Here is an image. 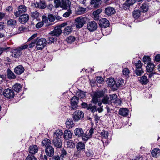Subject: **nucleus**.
<instances>
[{
	"mask_svg": "<svg viewBox=\"0 0 160 160\" xmlns=\"http://www.w3.org/2000/svg\"><path fill=\"white\" fill-rule=\"evenodd\" d=\"M42 145L45 146V152L47 156L49 157H52L54 153V148L51 146V141L48 138H45L44 140L42 141Z\"/></svg>",
	"mask_w": 160,
	"mask_h": 160,
	"instance_id": "obj_1",
	"label": "nucleus"
},
{
	"mask_svg": "<svg viewBox=\"0 0 160 160\" xmlns=\"http://www.w3.org/2000/svg\"><path fill=\"white\" fill-rule=\"evenodd\" d=\"M125 85L124 80L122 78H118L116 81L114 79L111 78V89L113 91L117 90L119 87Z\"/></svg>",
	"mask_w": 160,
	"mask_h": 160,
	"instance_id": "obj_2",
	"label": "nucleus"
},
{
	"mask_svg": "<svg viewBox=\"0 0 160 160\" xmlns=\"http://www.w3.org/2000/svg\"><path fill=\"white\" fill-rule=\"evenodd\" d=\"M104 92L102 90L97 91L94 92L91 102L95 104L98 102V105L101 107L102 102L98 101V98L103 97L104 96Z\"/></svg>",
	"mask_w": 160,
	"mask_h": 160,
	"instance_id": "obj_3",
	"label": "nucleus"
},
{
	"mask_svg": "<svg viewBox=\"0 0 160 160\" xmlns=\"http://www.w3.org/2000/svg\"><path fill=\"white\" fill-rule=\"evenodd\" d=\"M36 48L37 50H42L46 46L47 43L46 40L44 38H39L36 39Z\"/></svg>",
	"mask_w": 160,
	"mask_h": 160,
	"instance_id": "obj_4",
	"label": "nucleus"
},
{
	"mask_svg": "<svg viewBox=\"0 0 160 160\" xmlns=\"http://www.w3.org/2000/svg\"><path fill=\"white\" fill-rule=\"evenodd\" d=\"M84 112L80 110L75 111L72 114V118L75 122H77L82 119L84 117Z\"/></svg>",
	"mask_w": 160,
	"mask_h": 160,
	"instance_id": "obj_5",
	"label": "nucleus"
},
{
	"mask_svg": "<svg viewBox=\"0 0 160 160\" xmlns=\"http://www.w3.org/2000/svg\"><path fill=\"white\" fill-rule=\"evenodd\" d=\"M3 95L6 98L11 99L14 97L15 93L13 90L7 88L4 90L3 92Z\"/></svg>",
	"mask_w": 160,
	"mask_h": 160,
	"instance_id": "obj_6",
	"label": "nucleus"
},
{
	"mask_svg": "<svg viewBox=\"0 0 160 160\" xmlns=\"http://www.w3.org/2000/svg\"><path fill=\"white\" fill-rule=\"evenodd\" d=\"M79 98L76 96H74L70 99L71 108L73 110L77 109L78 107Z\"/></svg>",
	"mask_w": 160,
	"mask_h": 160,
	"instance_id": "obj_7",
	"label": "nucleus"
},
{
	"mask_svg": "<svg viewBox=\"0 0 160 160\" xmlns=\"http://www.w3.org/2000/svg\"><path fill=\"white\" fill-rule=\"evenodd\" d=\"M85 18L79 17L75 19V25L78 28H82L86 22Z\"/></svg>",
	"mask_w": 160,
	"mask_h": 160,
	"instance_id": "obj_8",
	"label": "nucleus"
},
{
	"mask_svg": "<svg viewBox=\"0 0 160 160\" xmlns=\"http://www.w3.org/2000/svg\"><path fill=\"white\" fill-rule=\"evenodd\" d=\"M81 106L82 108H86L88 110H90L92 112H94L96 111V106H93L91 104L88 105L87 103L82 102Z\"/></svg>",
	"mask_w": 160,
	"mask_h": 160,
	"instance_id": "obj_9",
	"label": "nucleus"
},
{
	"mask_svg": "<svg viewBox=\"0 0 160 160\" xmlns=\"http://www.w3.org/2000/svg\"><path fill=\"white\" fill-rule=\"evenodd\" d=\"M88 29L90 32L95 31L98 28V25L95 21L89 22L87 25Z\"/></svg>",
	"mask_w": 160,
	"mask_h": 160,
	"instance_id": "obj_10",
	"label": "nucleus"
},
{
	"mask_svg": "<svg viewBox=\"0 0 160 160\" xmlns=\"http://www.w3.org/2000/svg\"><path fill=\"white\" fill-rule=\"evenodd\" d=\"M99 24L101 28H105L109 26V22L106 18H102L99 20Z\"/></svg>",
	"mask_w": 160,
	"mask_h": 160,
	"instance_id": "obj_11",
	"label": "nucleus"
},
{
	"mask_svg": "<svg viewBox=\"0 0 160 160\" xmlns=\"http://www.w3.org/2000/svg\"><path fill=\"white\" fill-rule=\"evenodd\" d=\"M62 33V30L59 27H56L54 30L50 32L49 34L51 35L58 37Z\"/></svg>",
	"mask_w": 160,
	"mask_h": 160,
	"instance_id": "obj_12",
	"label": "nucleus"
},
{
	"mask_svg": "<svg viewBox=\"0 0 160 160\" xmlns=\"http://www.w3.org/2000/svg\"><path fill=\"white\" fill-rule=\"evenodd\" d=\"M29 19V16L28 14H24L20 15L19 18V21L21 24H25L26 23Z\"/></svg>",
	"mask_w": 160,
	"mask_h": 160,
	"instance_id": "obj_13",
	"label": "nucleus"
},
{
	"mask_svg": "<svg viewBox=\"0 0 160 160\" xmlns=\"http://www.w3.org/2000/svg\"><path fill=\"white\" fill-rule=\"evenodd\" d=\"M120 103L119 100L117 99V96L115 94H113L111 96V104L112 105L118 106Z\"/></svg>",
	"mask_w": 160,
	"mask_h": 160,
	"instance_id": "obj_14",
	"label": "nucleus"
},
{
	"mask_svg": "<svg viewBox=\"0 0 160 160\" xmlns=\"http://www.w3.org/2000/svg\"><path fill=\"white\" fill-rule=\"evenodd\" d=\"M25 70L24 67L21 65H19L16 67L14 69L15 73L18 75H20Z\"/></svg>",
	"mask_w": 160,
	"mask_h": 160,
	"instance_id": "obj_15",
	"label": "nucleus"
},
{
	"mask_svg": "<svg viewBox=\"0 0 160 160\" xmlns=\"http://www.w3.org/2000/svg\"><path fill=\"white\" fill-rule=\"evenodd\" d=\"M75 135L78 138L81 137L84 134L83 129L81 128H76L74 130Z\"/></svg>",
	"mask_w": 160,
	"mask_h": 160,
	"instance_id": "obj_16",
	"label": "nucleus"
},
{
	"mask_svg": "<svg viewBox=\"0 0 160 160\" xmlns=\"http://www.w3.org/2000/svg\"><path fill=\"white\" fill-rule=\"evenodd\" d=\"M52 142L54 147L57 148H60L62 147V142L61 139L53 138Z\"/></svg>",
	"mask_w": 160,
	"mask_h": 160,
	"instance_id": "obj_17",
	"label": "nucleus"
},
{
	"mask_svg": "<svg viewBox=\"0 0 160 160\" xmlns=\"http://www.w3.org/2000/svg\"><path fill=\"white\" fill-rule=\"evenodd\" d=\"M38 148L36 145H32L29 147V152L31 155H34L38 152Z\"/></svg>",
	"mask_w": 160,
	"mask_h": 160,
	"instance_id": "obj_18",
	"label": "nucleus"
},
{
	"mask_svg": "<svg viewBox=\"0 0 160 160\" xmlns=\"http://www.w3.org/2000/svg\"><path fill=\"white\" fill-rule=\"evenodd\" d=\"M85 142H79L76 145V148L78 151H83L85 148Z\"/></svg>",
	"mask_w": 160,
	"mask_h": 160,
	"instance_id": "obj_19",
	"label": "nucleus"
},
{
	"mask_svg": "<svg viewBox=\"0 0 160 160\" xmlns=\"http://www.w3.org/2000/svg\"><path fill=\"white\" fill-rule=\"evenodd\" d=\"M72 133L69 130H66L64 132V138L66 140L71 139L72 137Z\"/></svg>",
	"mask_w": 160,
	"mask_h": 160,
	"instance_id": "obj_20",
	"label": "nucleus"
},
{
	"mask_svg": "<svg viewBox=\"0 0 160 160\" xmlns=\"http://www.w3.org/2000/svg\"><path fill=\"white\" fill-rule=\"evenodd\" d=\"M12 56L15 58H18L21 55L22 52L18 48L12 50Z\"/></svg>",
	"mask_w": 160,
	"mask_h": 160,
	"instance_id": "obj_21",
	"label": "nucleus"
},
{
	"mask_svg": "<svg viewBox=\"0 0 160 160\" xmlns=\"http://www.w3.org/2000/svg\"><path fill=\"white\" fill-rule=\"evenodd\" d=\"M65 124L67 128L71 129L74 126L73 121L71 118H68L65 122Z\"/></svg>",
	"mask_w": 160,
	"mask_h": 160,
	"instance_id": "obj_22",
	"label": "nucleus"
},
{
	"mask_svg": "<svg viewBox=\"0 0 160 160\" xmlns=\"http://www.w3.org/2000/svg\"><path fill=\"white\" fill-rule=\"evenodd\" d=\"M63 135V132L61 130L58 129L55 131L54 133V138L61 139Z\"/></svg>",
	"mask_w": 160,
	"mask_h": 160,
	"instance_id": "obj_23",
	"label": "nucleus"
},
{
	"mask_svg": "<svg viewBox=\"0 0 160 160\" xmlns=\"http://www.w3.org/2000/svg\"><path fill=\"white\" fill-rule=\"evenodd\" d=\"M102 1L101 0H91L90 4L91 5H94V8H98L101 4Z\"/></svg>",
	"mask_w": 160,
	"mask_h": 160,
	"instance_id": "obj_24",
	"label": "nucleus"
},
{
	"mask_svg": "<svg viewBox=\"0 0 160 160\" xmlns=\"http://www.w3.org/2000/svg\"><path fill=\"white\" fill-rule=\"evenodd\" d=\"M7 76L9 79H14L16 78L15 75L14 73L9 69L7 70Z\"/></svg>",
	"mask_w": 160,
	"mask_h": 160,
	"instance_id": "obj_25",
	"label": "nucleus"
},
{
	"mask_svg": "<svg viewBox=\"0 0 160 160\" xmlns=\"http://www.w3.org/2000/svg\"><path fill=\"white\" fill-rule=\"evenodd\" d=\"M54 3L55 4L56 8H58L60 7L64 9H67L68 8H64L63 6V4L62 2V0L60 1V0H54Z\"/></svg>",
	"mask_w": 160,
	"mask_h": 160,
	"instance_id": "obj_26",
	"label": "nucleus"
},
{
	"mask_svg": "<svg viewBox=\"0 0 160 160\" xmlns=\"http://www.w3.org/2000/svg\"><path fill=\"white\" fill-rule=\"evenodd\" d=\"M128 111L125 108H121L119 111V114L123 116H126L128 114Z\"/></svg>",
	"mask_w": 160,
	"mask_h": 160,
	"instance_id": "obj_27",
	"label": "nucleus"
},
{
	"mask_svg": "<svg viewBox=\"0 0 160 160\" xmlns=\"http://www.w3.org/2000/svg\"><path fill=\"white\" fill-rule=\"evenodd\" d=\"M72 32V26H67L64 29L63 33L64 34L68 35Z\"/></svg>",
	"mask_w": 160,
	"mask_h": 160,
	"instance_id": "obj_28",
	"label": "nucleus"
},
{
	"mask_svg": "<svg viewBox=\"0 0 160 160\" xmlns=\"http://www.w3.org/2000/svg\"><path fill=\"white\" fill-rule=\"evenodd\" d=\"M154 65L152 63L148 64L146 67V69L148 72H150L154 71Z\"/></svg>",
	"mask_w": 160,
	"mask_h": 160,
	"instance_id": "obj_29",
	"label": "nucleus"
},
{
	"mask_svg": "<svg viewBox=\"0 0 160 160\" xmlns=\"http://www.w3.org/2000/svg\"><path fill=\"white\" fill-rule=\"evenodd\" d=\"M22 88V87L20 84L16 83L13 86L12 90L17 92H18Z\"/></svg>",
	"mask_w": 160,
	"mask_h": 160,
	"instance_id": "obj_30",
	"label": "nucleus"
},
{
	"mask_svg": "<svg viewBox=\"0 0 160 160\" xmlns=\"http://www.w3.org/2000/svg\"><path fill=\"white\" fill-rule=\"evenodd\" d=\"M76 95L78 96V98H84L86 97L84 92L80 90H78L76 93Z\"/></svg>",
	"mask_w": 160,
	"mask_h": 160,
	"instance_id": "obj_31",
	"label": "nucleus"
},
{
	"mask_svg": "<svg viewBox=\"0 0 160 160\" xmlns=\"http://www.w3.org/2000/svg\"><path fill=\"white\" fill-rule=\"evenodd\" d=\"M151 154L153 157H157L160 154V149L158 148H154L152 150Z\"/></svg>",
	"mask_w": 160,
	"mask_h": 160,
	"instance_id": "obj_32",
	"label": "nucleus"
},
{
	"mask_svg": "<svg viewBox=\"0 0 160 160\" xmlns=\"http://www.w3.org/2000/svg\"><path fill=\"white\" fill-rule=\"evenodd\" d=\"M139 81L142 84H146L148 82V80L147 77L145 76L140 77Z\"/></svg>",
	"mask_w": 160,
	"mask_h": 160,
	"instance_id": "obj_33",
	"label": "nucleus"
},
{
	"mask_svg": "<svg viewBox=\"0 0 160 160\" xmlns=\"http://www.w3.org/2000/svg\"><path fill=\"white\" fill-rule=\"evenodd\" d=\"M16 23V20L14 19H10L7 22V25L11 27H15Z\"/></svg>",
	"mask_w": 160,
	"mask_h": 160,
	"instance_id": "obj_34",
	"label": "nucleus"
},
{
	"mask_svg": "<svg viewBox=\"0 0 160 160\" xmlns=\"http://www.w3.org/2000/svg\"><path fill=\"white\" fill-rule=\"evenodd\" d=\"M37 6H35L36 7L39 8L40 9H44L46 7V5L44 1L41 2L39 4L37 3Z\"/></svg>",
	"mask_w": 160,
	"mask_h": 160,
	"instance_id": "obj_35",
	"label": "nucleus"
},
{
	"mask_svg": "<svg viewBox=\"0 0 160 160\" xmlns=\"http://www.w3.org/2000/svg\"><path fill=\"white\" fill-rule=\"evenodd\" d=\"M18 11L21 14L24 13L26 11V7L24 5H21L18 7Z\"/></svg>",
	"mask_w": 160,
	"mask_h": 160,
	"instance_id": "obj_36",
	"label": "nucleus"
},
{
	"mask_svg": "<svg viewBox=\"0 0 160 160\" xmlns=\"http://www.w3.org/2000/svg\"><path fill=\"white\" fill-rule=\"evenodd\" d=\"M64 8H68L69 7L71 2L69 0H61Z\"/></svg>",
	"mask_w": 160,
	"mask_h": 160,
	"instance_id": "obj_37",
	"label": "nucleus"
},
{
	"mask_svg": "<svg viewBox=\"0 0 160 160\" xmlns=\"http://www.w3.org/2000/svg\"><path fill=\"white\" fill-rule=\"evenodd\" d=\"M76 39L75 38L72 36H70L67 38L66 41L68 43H72L74 42Z\"/></svg>",
	"mask_w": 160,
	"mask_h": 160,
	"instance_id": "obj_38",
	"label": "nucleus"
},
{
	"mask_svg": "<svg viewBox=\"0 0 160 160\" xmlns=\"http://www.w3.org/2000/svg\"><path fill=\"white\" fill-rule=\"evenodd\" d=\"M49 42L48 43L51 44L52 43L56 41L57 38L55 36H50L48 38Z\"/></svg>",
	"mask_w": 160,
	"mask_h": 160,
	"instance_id": "obj_39",
	"label": "nucleus"
},
{
	"mask_svg": "<svg viewBox=\"0 0 160 160\" xmlns=\"http://www.w3.org/2000/svg\"><path fill=\"white\" fill-rule=\"evenodd\" d=\"M88 131L86 133H84L81 138H82V139L83 141L85 142H86L88 139L91 138L87 134Z\"/></svg>",
	"mask_w": 160,
	"mask_h": 160,
	"instance_id": "obj_40",
	"label": "nucleus"
},
{
	"mask_svg": "<svg viewBox=\"0 0 160 160\" xmlns=\"http://www.w3.org/2000/svg\"><path fill=\"white\" fill-rule=\"evenodd\" d=\"M135 73L136 75L138 76H140L142 75L144 73V71L143 69L141 68L136 69Z\"/></svg>",
	"mask_w": 160,
	"mask_h": 160,
	"instance_id": "obj_41",
	"label": "nucleus"
},
{
	"mask_svg": "<svg viewBox=\"0 0 160 160\" xmlns=\"http://www.w3.org/2000/svg\"><path fill=\"white\" fill-rule=\"evenodd\" d=\"M140 9L141 12H145L148 11V8L147 5L146 4H142L140 7Z\"/></svg>",
	"mask_w": 160,
	"mask_h": 160,
	"instance_id": "obj_42",
	"label": "nucleus"
},
{
	"mask_svg": "<svg viewBox=\"0 0 160 160\" xmlns=\"http://www.w3.org/2000/svg\"><path fill=\"white\" fill-rule=\"evenodd\" d=\"M140 15V11L139 10H135L133 12V16L134 18L137 19Z\"/></svg>",
	"mask_w": 160,
	"mask_h": 160,
	"instance_id": "obj_43",
	"label": "nucleus"
},
{
	"mask_svg": "<svg viewBox=\"0 0 160 160\" xmlns=\"http://www.w3.org/2000/svg\"><path fill=\"white\" fill-rule=\"evenodd\" d=\"M100 134L103 138L106 139L108 137V132L107 131L103 130L100 132Z\"/></svg>",
	"mask_w": 160,
	"mask_h": 160,
	"instance_id": "obj_44",
	"label": "nucleus"
},
{
	"mask_svg": "<svg viewBox=\"0 0 160 160\" xmlns=\"http://www.w3.org/2000/svg\"><path fill=\"white\" fill-rule=\"evenodd\" d=\"M86 10V8L79 7V9L78 11V14L81 15L84 14Z\"/></svg>",
	"mask_w": 160,
	"mask_h": 160,
	"instance_id": "obj_45",
	"label": "nucleus"
},
{
	"mask_svg": "<svg viewBox=\"0 0 160 160\" xmlns=\"http://www.w3.org/2000/svg\"><path fill=\"white\" fill-rule=\"evenodd\" d=\"M67 146L70 148H72L75 146V143L72 140H69L67 142Z\"/></svg>",
	"mask_w": 160,
	"mask_h": 160,
	"instance_id": "obj_46",
	"label": "nucleus"
},
{
	"mask_svg": "<svg viewBox=\"0 0 160 160\" xmlns=\"http://www.w3.org/2000/svg\"><path fill=\"white\" fill-rule=\"evenodd\" d=\"M143 61L145 64H150V58L148 56H144L143 58Z\"/></svg>",
	"mask_w": 160,
	"mask_h": 160,
	"instance_id": "obj_47",
	"label": "nucleus"
},
{
	"mask_svg": "<svg viewBox=\"0 0 160 160\" xmlns=\"http://www.w3.org/2000/svg\"><path fill=\"white\" fill-rule=\"evenodd\" d=\"M135 2V0H127L125 3V5L129 7L130 5H133Z\"/></svg>",
	"mask_w": 160,
	"mask_h": 160,
	"instance_id": "obj_48",
	"label": "nucleus"
},
{
	"mask_svg": "<svg viewBox=\"0 0 160 160\" xmlns=\"http://www.w3.org/2000/svg\"><path fill=\"white\" fill-rule=\"evenodd\" d=\"M67 154V152L63 148L61 151V153L60 157L62 159L63 158L66 157Z\"/></svg>",
	"mask_w": 160,
	"mask_h": 160,
	"instance_id": "obj_49",
	"label": "nucleus"
},
{
	"mask_svg": "<svg viewBox=\"0 0 160 160\" xmlns=\"http://www.w3.org/2000/svg\"><path fill=\"white\" fill-rule=\"evenodd\" d=\"M123 74L126 77H128L130 73V71L128 68H124L122 71Z\"/></svg>",
	"mask_w": 160,
	"mask_h": 160,
	"instance_id": "obj_50",
	"label": "nucleus"
},
{
	"mask_svg": "<svg viewBox=\"0 0 160 160\" xmlns=\"http://www.w3.org/2000/svg\"><path fill=\"white\" fill-rule=\"evenodd\" d=\"M26 160H37V158L33 155H29L26 158Z\"/></svg>",
	"mask_w": 160,
	"mask_h": 160,
	"instance_id": "obj_51",
	"label": "nucleus"
},
{
	"mask_svg": "<svg viewBox=\"0 0 160 160\" xmlns=\"http://www.w3.org/2000/svg\"><path fill=\"white\" fill-rule=\"evenodd\" d=\"M39 13L37 11H35L31 13V17L34 18H37L39 16Z\"/></svg>",
	"mask_w": 160,
	"mask_h": 160,
	"instance_id": "obj_52",
	"label": "nucleus"
},
{
	"mask_svg": "<svg viewBox=\"0 0 160 160\" xmlns=\"http://www.w3.org/2000/svg\"><path fill=\"white\" fill-rule=\"evenodd\" d=\"M135 65L136 69L141 68L142 62L140 60L138 61L135 64Z\"/></svg>",
	"mask_w": 160,
	"mask_h": 160,
	"instance_id": "obj_53",
	"label": "nucleus"
},
{
	"mask_svg": "<svg viewBox=\"0 0 160 160\" xmlns=\"http://www.w3.org/2000/svg\"><path fill=\"white\" fill-rule=\"evenodd\" d=\"M109 98L108 96L107 95L104 96L103 98L102 101L103 103L105 104H108L109 101Z\"/></svg>",
	"mask_w": 160,
	"mask_h": 160,
	"instance_id": "obj_54",
	"label": "nucleus"
},
{
	"mask_svg": "<svg viewBox=\"0 0 160 160\" xmlns=\"http://www.w3.org/2000/svg\"><path fill=\"white\" fill-rule=\"evenodd\" d=\"M10 48V47H8L6 48H2V47H0V55L2 54L4 51Z\"/></svg>",
	"mask_w": 160,
	"mask_h": 160,
	"instance_id": "obj_55",
	"label": "nucleus"
},
{
	"mask_svg": "<svg viewBox=\"0 0 160 160\" xmlns=\"http://www.w3.org/2000/svg\"><path fill=\"white\" fill-rule=\"evenodd\" d=\"M48 19L51 22H54L55 20V18L53 15L52 14H49L48 15Z\"/></svg>",
	"mask_w": 160,
	"mask_h": 160,
	"instance_id": "obj_56",
	"label": "nucleus"
},
{
	"mask_svg": "<svg viewBox=\"0 0 160 160\" xmlns=\"http://www.w3.org/2000/svg\"><path fill=\"white\" fill-rule=\"evenodd\" d=\"M96 80L98 83H101L103 82V79L101 76H98L97 77Z\"/></svg>",
	"mask_w": 160,
	"mask_h": 160,
	"instance_id": "obj_57",
	"label": "nucleus"
},
{
	"mask_svg": "<svg viewBox=\"0 0 160 160\" xmlns=\"http://www.w3.org/2000/svg\"><path fill=\"white\" fill-rule=\"evenodd\" d=\"M102 12V10L101 9H99L93 12V15H99Z\"/></svg>",
	"mask_w": 160,
	"mask_h": 160,
	"instance_id": "obj_58",
	"label": "nucleus"
},
{
	"mask_svg": "<svg viewBox=\"0 0 160 160\" xmlns=\"http://www.w3.org/2000/svg\"><path fill=\"white\" fill-rule=\"evenodd\" d=\"M86 154L88 157H92L93 155V153L92 151L90 150H88V152H86Z\"/></svg>",
	"mask_w": 160,
	"mask_h": 160,
	"instance_id": "obj_59",
	"label": "nucleus"
},
{
	"mask_svg": "<svg viewBox=\"0 0 160 160\" xmlns=\"http://www.w3.org/2000/svg\"><path fill=\"white\" fill-rule=\"evenodd\" d=\"M94 129L91 128L89 130L88 134L89 137L91 138L92 137V135L94 133Z\"/></svg>",
	"mask_w": 160,
	"mask_h": 160,
	"instance_id": "obj_60",
	"label": "nucleus"
},
{
	"mask_svg": "<svg viewBox=\"0 0 160 160\" xmlns=\"http://www.w3.org/2000/svg\"><path fill=\"white\" fill-rule=\"evenodd\" d=\"M28 47V45L25 44L23 45L18 48L19 50L21 51L22 50L27 49Z\"/></svg>",
	"mask_w": 160,
	"mask_h": 160,
	"instance_id": "obj_61",
	"label": "nucleus"
},
{
	"mask_svg": "<svg viewBox=\"0 0 160 160\" xmlns=\"http://www.w3.org/2000/svg\"><path fill=\"white\" fill-rule=\"evenodd\" d=\"M40 158L41 159L43 160H48V157L47 156L45 155H43L42 153L40 154Z\"/></svg>",
	"mask_w": 160,
	"mask_h": 160,
	"instance_id": "obj_62",
	"label": "nucleus"
},
{
	"mask_svg": "<svg viewBox=\"0 0 160 160\" xmlns=\"http://www.w3.org/2000/svg\"><path fill=\"white\" fill-rule=\"evenodd\" d=\"M71 13V10L68 11V12H67L65 13H64L63 15V16L65 18H67L68 17L70 14Z\"/></svg>",
	"mask_w": 160,
	"mask_h": 160,
	"instance_id": "obj_63",
	"label": "nucleus"
},
{
	"mask_svg": "<svg viewBox=\"0 0 160 160\" xmlns=\"http://www.w3.org/2000/svg\"><path fill=\"white\" fill-rule=\"evenodd\" d=\"M43 25V23L42 22H39L37 24H36V27L37 28H39L41 27H42Z\"/></svg>",
	"mask_w": 160,
	"mask_h": 160,
	"instance_id": "obj_64",
	"label": "nucleus"
}]
</instances>
